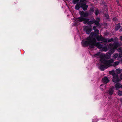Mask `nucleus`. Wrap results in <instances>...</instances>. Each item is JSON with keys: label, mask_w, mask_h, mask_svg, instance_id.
Instances as JSON below:
<instances>
[{"label": "nucleus", "mask_w": 122, "mask_h": 122, "mask_svg": "<svg viewBox=\"0 0 122 122\" xmlns=\"http://www.w3.org/2000/svg\"><path fill=\"white\" fill-rule=\"evenodd\" d=\"M116 0V1L117 2V4H118V5H120L118 1V0Z\"/></svg>", "instance_id": "obj_27"}, {"label": "nucleus", "mask_w": 122, "mask_h": 122, "mask_svg": "<svg viewBox=\"0 0 122 122\" xmlns=\"http://www.w3.org/2000/svg\"><path fill=\"white\" fill-rule=\"evenodd\" d=\"M109 73L110 74L112 75L113 76L114 74H116L115 73V71L114 70H113L112 71H109Z\"/></svg>", "instance_id": "obj_18"}, {"label": "nucleus", "mask_w": 122, "mask_h": 122, "mask_svg": "<svg viewBox=\"0 0 122 122\" xmlns=\"http://www.w3.org/2000/svg\"><path fill=\"white\" fill-rule=\"evenodd\" d=\"M96 20H100V19L99 18H97Z\"/></svg>", "instance_id": "obj_30"}, {"label": "nucleus", "mask_w": 122, "mask_h": 122, "mask_svg": "<svg viewBox=\"0 0 122 122\" xmlns=\"http://www.w3.org/2000/svg\"><path fill=\"white\" fill-rule=\"evenodd\" d=\"M121 61H122V58L121 59Z\"/></svg>", "instance_id": "obj_32"}, {"label": "nucleus", "mask_w": 122, "mask_h": 122, "mask_svg": "<svg viewBox=\"0 0 122 122\" xmlns=\"http://www.w3.org/2000/svg\"><path fill=\"white\" fill-rule=\"evenodd\" d=\"M102 80L103 82L105 84L107 83L109 81V80L106 77H104L102 78Z\"/></svg>", "instance_id": "obj_12"}, {"label": "nucleus", "mask_w": 122, "mask_h": 122, "mask_svg": "<svg viewBox=\"0 0 122 122\" xmlns=\"http://www.w3.org/2000/svg\"><path fill=\"white\" fill-rule=\"evenodd\" d=\"M77 21L79 22H81L84 21L83 23L85 24L87 23L88 24H92L94 23L97 26H99V22L98 21L93 20L92 21H89L88 19H85L82 17H79L77 18Z\"/></svg>", "instance_id": "obj_4"}, {"label": "nucleus", "mask_w": 122, "mask_h": 122, "mask_svg": "<svg viewBox=\"0 0 122 122\" xmlns=\"http://www.w3.org/2000/svg\"><path fill=\"white\" fill-rule=\"evenodd\" d=\"M113 81L115 83L117 82L120 81L121 80L118 77V75L117 74H114L113 75Z\"/></svg>", "instance_id": "obj_8"}, {"label": "nucleus", "mask_w": 122, "mask_h": 122, "mask_svg": "<svg viewBox=\"0 0 122 122\" xmlns=\"http://www.w3.org/2000/svg\"><path fill=\"white\" fill-rule=\"evenodd\" d=\"M115 88L116 90H118L121 87H122V84L121 85V84L119 83H117L115 86Z\"/></svg>", "instance_id": "obj_14"}, {"label": "nucleus", "mask_w": 122, "mask_h": 122, "mask_svg": "<svg viewBox=\"0 0 122 122\" xmlns=\"http://www.w3.org/2000/svg\"><path fill=\"white\" fill-rule=\"evenodd\" d=\"M94 9L93 8L90 9V11H94Z\"/></svg>", "instance_id": "obj_25"}, {"label": "nucleus", "mask_w": 122, "mask_h": 122, "mask_svg": "<svg viewBox=\"0 0 122 122\" xmlns=\"http://www.w3.org/2000/svg\"><path fill=\"white\" fill-rule=\"evenodd\" d=\"M95 37H96V39L98 41H102L104 42L107 41V39L103 37L101 35L100 36H98V35H97Z\"/></svg>", "instance_id": "obj_7"}, {"label": "nucleus", "mask_w": 122, "mask_h": 122, "mask_svg": "<svg viewBox=\"0 0 122 122\" xmlns=\"http://www.w3.org/2000/svg\"><path fill=\"white\" fill-rule=\"evenodd\" d=\"M100 88L102 91L105 88V86L104 84L101 85H100Z\"/></svg>", "instance_id": "obj_16"}, {"label": "nucleus", "mask_w": 122, "mask_h": 122, "mask_svg": "<svg viewBox=\"0 0 122 122\" xmlns=\"http://www.w3.org/2000/svg\"><path fill=\"white\" fill-rule=\"evenodd\" d=\"M120 23H119L117 25H116L115 30H117L120 27Z\"/></svg>", "instance_id": "obj_17"}, {"label": "nucleus", "mask_w": 122, "mask_h": 122, "mask_svg": "<svg viewBox=\"0 0 122 122\" xmlns=\"http://www.w3.org/2000/svg\"><path fill=\"white\" fill-rule=\"evenodd\" d=\"M80 0V2L78 3L76 5L75 7V9L76 10H78L80 7H81L83 10H86L88 7V6L87 5H86L85 3L84 2L86 0ZM79 1V0H78L76 2V3L78 2Z\"/></svg>", "instance_id": "obj_5"}, {"label": "nucleus", "mask_w": 122, "mask_h": 122, "mask_svg": "<svg viewBox=\"0 0 122 122\" xmlns=\"http://www.w3.org/2000/svg\"><path fill=\"white\" fill-rule=\"evenodd\" d=\"M84 30L86 31V34H89L92 30V28L86 26L84 28Z\"/></svg>", "instance_id": "obj_10"}, {"label": "nucleus", "mask_w": 122, "mask_h": 122, "mask_svg": "<svg viewBox=\"0 0 122 122\" xmlns=\"http://www.w3.org/2000/svg\"><path fill=\"white\" fill-rule=\"evenodd\" d=\"M111 55L109 53H106V54H103L100 52H99L97 54L94 55L95 57L100 59V61L102 63L101 64L99 68L100 69V66L101 65H104V61H107L105 60L104 57L107 59H108L111 57Z\"/></svg>", "instance_id": "obj_3"}, {"label": "nucleus", "mask_w": 122, "mask_h": 122, "mask_svg": "<svg viewBox=\"0 0 122 122\" xmlns=\"http://www.w3.org/2000/svg\"><path fill=\"white\" fill-rule=\"evenodd\" d=\"M114 87L112 86L111 88L109 91V94L110 95H112L113 93L114 89Z\"/></svg>", "instance_id": "obj_13"}, {"label": "nucleus", "mask_w": 122, "mask_h": 122, "mask_svg": "<svg viewBox=\"0 0 122 122\" xmlns=\"http://www.w3.org/2000/svg\"><path fill=\"white\" fill-rule=\"evenodd\" d=\"M117 19L116 18H113V20L115 21H117Z\"/></svg>", "instance_id": "obj_24"}, {"label": "nucleus", "mask_w": 122, "mask_h": 122, "mask_svg": "<svg viewBox=\"0 0 122 122\" xmlns=\"http://www.w3.org/2000/svg\"><path fill=\"white\" fill-rule=\"evenodd\" d=\"M120 38L121 40L122 41V36H120Z\"/></svg>", "instance_id": "obj_28"}, {"label": "nucleus", "mask_w": 122, "mask_h": 122, "mask_svg": "<svg viewBox=\"0 0 122 122\" xmlns=\"http://www.w3.org/2000/svg\"><path fill=\"white\" fill-rule=\"evenodd\" d=\"M119 46V44L118 42L115 43L113 44H109L108 46V47L111 50V52L113 54L115 51L114 50L116 49Z\"/></svg>", "instance_id": "obj_6"}, {"label": "nucleus", "mask_w": 122, "mask_h": 122, "mask_svg": "<svg viewBox=\"0 0 122 122\" xmlns=\"http://www.w3.org/2000/svg\"><path fill=\"white\" fill-rule=\"evenodd\" d=\"M120 78L122 79V74H121L120 75Z\"/></svg>", "instance_id": "obj_29"}, {"label": "nucleus", "mask_w": 122, "mask_h": 122, "mask_svg": "<svg viewBox=\"0 0 122 122\" xmlns=\"http://www.w3.org/2000/svg\"><path fill=\"white\" fill-rule=\"evenodd\" d=\"M113 38H111L110 39H109L108 40L107 39V41H108V42H111L112 41H113Z\"/></svg>", "instance_id": "obj_22"}, {"label": "nucleus", "mask_w": 122, "mask_h": 122, "mask_svg": "<svg viewBox=\"0 0 122 122\" xmlns=\"http://www.w3.org/2000/svg\"><path fill=\"white\" fill-rule=\"evenodd\" d=\"M107 19H108V15H107Z\"/></svg>", "instance_id": "obj_31"}, {"label": "nucleus", "mask_w": 122, "mask_h": 122, "mask_svg": "<svg viewBox=\"0 0 122 122\" xmlns=\"http://www.w3.org/2000/svg\"><path fill=\"white\" fill-rule=\"evenodd\" d=\"M122 57V56H120V54H118V53H114L113 54L112 57L113 59H115L117 58L118 57L120 58H121Z\"/></svg>", "instance_id": "obj_11"}, {"label": "nucleus", "mask_w": 122, "mask_h": 122, "mask_svg": "<svg viewBox=\"0 0 122 122\" xmlns=\"http://www.w3.org/2000/svg\"><path fill=\"white\" fill-rule=\"evenodd\" d=\"M117 93L119 96L122 95V91L119 90L118 92Z\"/></svg>", "instance_id": "obj_20"}, {"label": "nucleus", "mask_w": 122, "mask_h": 122, "mask_svg": "<svg viewBox=\"0 0 122 122\" xmlns=\"http://www.w3.org/2000/svg\"><path fill=\"white\" fill-rule=\"evenodd\" d=\"M78 0H73V3L75 4L76 3V2Z\"/></svg>", "instance_id": "obj_23"}, {"label": "nucleus", "mask_w": 122, "mask_h": 122, "mask_svg": "<svg viewBox=\"0 0 122 122\" xmlns=\"http://www.w3.org/2000/svg\"><path fill=\"white\" fill-rule=\"evenodd\" d=\"M93 30H96V26H94L93 27Z\"/></svg>", "instance_id": "obj_26"}, {"label": "nucleus", "mask_w": 122, "mask_h": 122, "mask_svg": "<svg viewBox=\"0 0 122 122\" xmlns=\"http://www.w3.org/2000/svg\"><path fill=\"white\" fill-rule=\"evenodd\" d=\"M122 69H121L118 68L116 69L115 71L117 74H120L122 72Z\"/></svg>", "instance_id": "obj_15"}, {"label": "nucleus", "mask_w": 122, "mask_h": 122, "mask_svg": "<svg viewBox=\"0 0 122 122\" xmlns=\"http://www.w3.org/2000/svg\"><path fill=\"white\" fill-rule=\"evenodd\" d=\"M104 61V65H101L100 66V69L102 71H104L110 66H112L115 67L118 65L120 63L119 61H116L113 63L114 60L113 59Z\"/></svg>", "instance_id": "obj_2"}, {"label": "nucleus", "mask_w": 122, "mask_h": 122, "mask_svg": "<svg viewBox=\"0 0 122 122\" xmlns=\"http://www.w3.org/2000/svg\"><path fill=\"white\" fill-rule=\"evenodd\" d=\"M117 50L118 52L122 53V48L120 47L118 48L117 49Z\"/></svg>", "instance_id": "obj_19"}, {"label": "nucleus", "mask_w": 122, "mask_h": 122, "mask_svg": "<svg viewBox=\"0 0 122 122\" xmlns=\"http://www.w3.org/2000/svg\"><path fill=\"white\" fill-rule=\"evenodd\" d=\"M79 14L81 16L80 17H83L84 18L86 19L84 17H87L88 16V14L87 12H84L83 11H79Z\"/></svg>", "instance_id": "obj_9"}, {"label": "nucleus", "mask_w": 122, "mask_h": 122, "mask_svg": "<svg viewBox=\"0 0 122 122\" xmlns=\"http://www.w3.org/2000/svg\"><path fill=\"white\" fill-rule=\"evenodd\" d=\"M99 13V11L98 10H95V14L96 15H97Z\"/></svg>", "instance_id": "obj_21"}, {"label": "nucleus", "mask_w": 122, "mask_h": 122, "mask_svg": "<svg viewBox=\"0 0 122 122\" xmlns=\"http://www.w3.org/2000/svg\"><path fill=\"white\" fill-rule=\"evenodd\" d=\"M95 33L94 32H91L89 36L87 37L86 41H82V44L83 46L85 47L86 46L89 45L91 48H93L95 46L99 48H102V50L105 51H107L108 50L107 46L106 44L104 46L103 45H101L99 43H96L95 39V36L98 35L99 31L98 30H95Z\"/></svg>", "instance_id": "obj_1"}, {"label": "nucleus", "mask_w": 122, "mask_h": 122, "mask_svg": "<svg viewBox=\"0 0 122 122\" xmlns=\"http://www.w3.org/2000/svg\"><path fill=\"white\" fill-rule=\"evenodd\" d=\"M121 102H122V100H121Z\"/></svg>", "instance_id": "obj_33"}]
</instances>
